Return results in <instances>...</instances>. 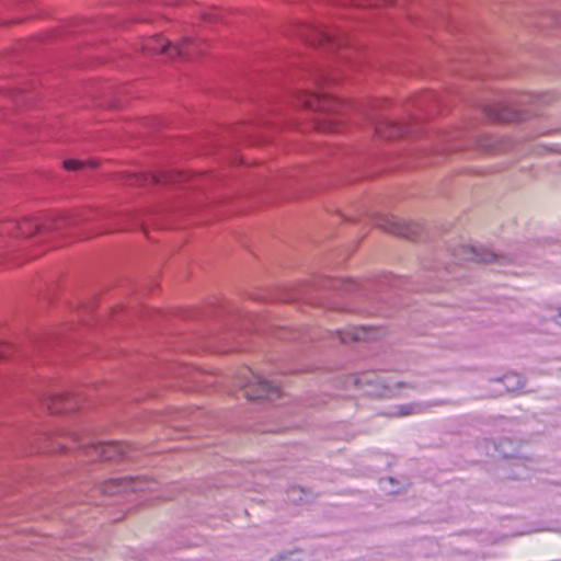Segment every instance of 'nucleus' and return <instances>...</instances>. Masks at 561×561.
Segmentation results:
<instances>
[{"instance_id":"39448f33","label":"nucleus","mask_w":561,"mask_h":561,"mask_svg":"<svg viewBox=\"0 0 561 561\" xmlns=\"http://www.w3.org/2000/svg\"><path fill=\"white\" fill-rule=\"evenodd\" d=\"M70 440L73 445L82 448L88 457L91 459H104V460H124L131 459L130 446L119 442H99L94 443L91 440L82 439L77 434H70Z\"/></svg>"},{"instance_id":"a211bd4d","label":"nucleus","mask_w":561,"mask_h":561,"mask_svg":"<svg viewBox=\"0 0 561 561\" xmlns=\"http://www.w3.org/2000/svg\"><path fill=\"white\" fill-rule=\"evenodd\" d=\"M10 350V345L0 342V359L8 356V352Z\"/></svg>"},{"instance_id":"f8f14e48","label":"nucleus","mask_w":561,"mask_h":561,"mask_svg":"<svg viewBox=\"0 0 561 561\" xmlns=\"http://www.w3.org/2000/svg\"><path fill=\"white\" fill-rule=\"evenodd\" d=\"M485 113L496 122H511L517 118V114L503 104L490 105L485 108Z\"/></svg>"},{"instance_id":"2eb2a0df","label":"nucleus","mask_w":561,"mask_h":561,"mask_svg":"<svg viewBox=\"0 0 561 561\" xmlns=\"http://www.w3.org/2000/svg\"><path fill=\"white\" fill-rule=\"evenodd\" d=\"M500 381L507 391H517L524 387L522 377L515 373L506 374Z\"/></svg>"},{"instance_id":"4be33fe9","label":"nucleus","mask_w":561,"mask_h":561,"mask_svg":"<svg viewBox=\"0 0 561 561\" xmlns=\"http://www.w3.org/2000/svg\"><path fill=\"white\" fill-rule=\"evenodd\" d=\"M481 146L484 148V150H485L486 152H491V151H493V149L491 148V145H490V144H488V145H486V144H482Z\"/></svg>"},{"instance_id":"20e7f679","label":"nucleus","mask_w":561,"mask_h":561,"mask_svg":"<svg viewBox=\"0 0 561 561\" xmlns=\"http://www.w3.org/2000/svg\"><path fill=\"white\" fill-rule=\"evenodd\" d=\"M202 39L185 37L180 44H172L160 36H151L142 42L141 49L145 54L164 53L169 56L193 58L203 50Z\"/></svg>"},{"instance_id":"f3484780","label":"nucleus","mask_w":561,"mask_h":561,"mask_svg":"<svg viewBox=\"0 0 561 561\" xmlns=\"http://www.w3.org/2000/svg\"><path fill=\"white\" fill-rule=\"evenodd\" d=\"M83 165L82 162L76 160H66L64 161V167L67 170H77Z\"/></svg>"},{"instance_id":"5701e85b","label":"nucleus","mask_w":561,"mask_h":561,"mask_svg":"<svg viewBox=\"0 0 561 561\" xmlns=\"http://www.w3.org/2000/svg\"><path fill=\"white\" fill-rule=\"evenodd\" d=\"M59 447H60V449H62V450H64V449H68V448H69L68 446H66V445H65V444H62V443H60V444H59Z\"/></svg>"},{"instance_id":"412c9836","label":"nucleus","mask_w":561,"mask_h":561,"mask_svg":"<svg viewBox=\"0 0 561 561\" xmlns=\"http://www.w3.org/2000/svg\"><path fill=\"white\" fill-rule=\"evenodd\" d=\"M553 320L558 325L561 327V309L558 311V313L553 317Z\"/></svg>"},{"instance_id":"9b49d317","label":"nucleus","mask_w":561,"mask_h":561,"mask_svg":"<svg viewBox=\"0 0 561 561\" xmlns=\"http://www.w3.org/2000/svg\"><path fill=\"white\" fill-rule=\"evenodd\" d=\"M347 380L354 383L355 387L363 389V392L369 396H388L394 392L393 389L388 386L383 387L380 391L377 389H369L374 386L373 383L375 380H373L371 375L368 374L360 377L350 376Z\"/></svg>"},{"instance_id":"f03ea898","label":"nucleus","mask_w":561,"mask_h":561,"mask_svg":"<svg viewBox=\"0 0 561 561\" xmlns=\"http://www.w3.org/2000/svg\"><path fill=\"white\" fill-rule=\"evenodd\" d=\"M82 219L69 214L46 215L41 220L26 218L23 221L5 220L0 224V234L14 238L30 237L41 230H61L80 224Z\"/></svg>"},{"instance_id":"1a4fd4ad","label":"nucleus","mask_w":561,"mask_h":561,"mask_svg":"<svg viewBox=\"0 0 561 561\" xmlns=\"http://www.w3.org/2000/svg\"><path fill=\"white\" fill-rule=\"evenodd\" d=\"M375 133L385 139H392L404 136L408 130L407 126L387 118H382L375 123Z\"/></svg>"},{"instance_id":"7ed1b4c3","label":"nucleus","mask_w":561,"mask_h":561,"mask_svg":"<svg viewBox=\"0 0 561 561\" xmlns=\"http://www.w3.org/2000/svg\"><path fill=\"white\" fill-rule=\"evenodd\" d=\"M236 381L239 387L244 389L245 397L251 400H275L282 396L278 383L265 379L248 367L241 368L238 371Z\"/></svg>"},{"instance_id":"423d86ee","label":"nucleus","mask_w":561,"mask_h":561,"mask_svg":"<svg viewBox=\"0 0 561 561\" xmlns=\"http://www.w3.org/2000/svg\"><path fill=\"white\" fill-rule=\"evenodd\" d=\"M293 36L310 45H330L341 47L346 44L344 33L336 27L320 24H297L294 26Z\"/></svg>"},{"instance_id":"ddd939ff","label":"nucleus","mask_w":561,"mask_h":561,"mask_svg":"<svg viewBox=\"0 0 561 561\" xmlns=\"http://www.w3.org/2000/svg\"><path fill=\"white\" fill-rule=\"evenodd\" d=\"M336 333L342 343L362 341L370 336V332L364 327H354L345 331H337Z\"/></svg>"},{"instance_id":"aec40b11","label":"nucleus","mask_w":561,"mask_h":561,"mask_svg":"<svg viewBox=\"0 0 561 561\" xmlns=\"http://www.w3.org/2000/svg\"><path fill=\"white\" fill-rule=\"evenodd\" d=\"M147 181V179L144 175H135L131 183L133 184H144Z\"/></svg>"},{"instance_id":"f257e3e1","label":"nucleus","mask_w":561,"mask_h":561,"mask_svg":"<svg viewBox=\"0 0 561 561\" xmlns=\"http://www.w3.org/2000/svg\"><path fill=\"white\" fill-rule=\"evenodd\" d=\"M325 78H317V92L301 91L297 95V102L302 107L323 116L317 122V127L324 131H334L337 129L339 116L344 110V104L327 92L322 91V85L327 84Z\"/></svg>"},{"instance_id":"6e6552de","label":"nucleus","mask_w":561,"mask_h":561,"mask_svg":"<svg viewBox=\"0 0 561 561\" xmlns=\"http://www.w3.org/2000/svg\"><path fill=\"white\" fill-rule=\"evenodd\" d=\"M457 256H461L465 261H474L479 263H492L497 260L503 259L499 256L496 253L488 250V249H477L473 247H461Z\"/></svg>"},{"instance_id":"dca6fc26","label":"nucleus","mask_w":561,"mask_h":561,"mask_svg":"<svg viewBox=\"0 0 561 561\" xmlns=\"http://www.w3.org/2000/svg\"><path fill=\"white\" fill-rule=\"evenodd\" d=\"M150 178H151V181L154 183H174V182L182 181L184 179V174H182V173L161 174V175L152 174V175H150Z\"/></svg>"},{"instance_id":"6ab92c4d","label":"nucleus","mask_w":561,"mask_h":561,"mask_svg":"<svg viewBox=\"0 0 561 561\" xmlns=\"http://www.w3.org/2000/svg\"><path fill=\"white\" fill-rule=\"evenodd\" d=\"M140 482L138 481H131L130 484L128 485V488L131 490V491H141L142 488L139 485ZM127 489V486L124 488V490Z\"/></svg>"},{"instance_id":"4468645a","label":"nucleus","mask_w":561,"mask_h":561,"mask_svg":"<svg viewBox=\"0 0 561 561\" xmlns=\"http://www.w3.org/2000/svg\"><path fill=\"white\" fill-rule=\"evenodd\" d=\"M428 403H407L401 404L397 408V410L392 413L396 416H408L412 414H420L425 412L428 409Z\"/></svg>"},{"instance_id":"9d476101","label":"nucleus","mask_w":561,"mask_h":561,"mask_svg":"<svg viewBox=\"0 0 561 561\" xmlns=\"http://www.w3.org/2000/svg\"><path fill=\"white\" fill-rule=\"evenodd\" d=\"M41 400L51 413H60L73 408L72 398L66 393L51 392Z\"/></svg>"},{"instance_id":"0eeeda50","label":"nucleus","mask_w":561,"mask_h":561,"mask_svg":"<svg viewBox=\"0 0 561 561\" xmlns=\"http://www.w3.org/2000/svg\"><path fill=\"white\" fill-rule=\"evenodd\" d=\"M376 224L385 231L391 232L393 234L402 236L408 239H415L417 237V225L400 221L393 216H382L377 220Z\"/></svg>"}]
</instances>
